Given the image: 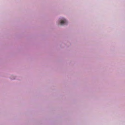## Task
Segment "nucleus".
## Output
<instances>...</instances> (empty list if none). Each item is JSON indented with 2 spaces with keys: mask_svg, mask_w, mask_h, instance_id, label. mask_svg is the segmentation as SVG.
Wrapping results in <instances>:
<instances>
[{
  "mask_svg": "<svg viewBox=\"0 0 125 125\" xmlns=\"http://www.w3.org/2000/svg\"><path fill=\"white\" fill-rule=\"evenodd\" d=\"M61 25H66L67 24V22L66 20L65 19H63L61 20L60 22Z\"/></svg>",
  "mask_w": 125,
  "mask_h": 125,
  "instance_id": "obj_1",
  "label": "nucleus"
}]
</instances>
